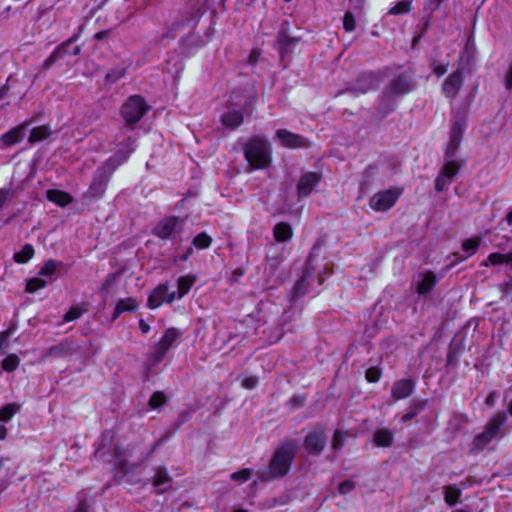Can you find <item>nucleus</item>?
<instances>
[{
    "mask_svg": "<svg viewBox=\"0 0 512 512\" xmlns=\"http://www.w3.org/2000/svg\"><path fill=\"white\" fill-rule=\"evenodd\" d=\"M465 128L466 122L464 118L455 120L451 125L449 141L445 150V163L441 173L435 181V189L439 192L449 187L453 178L460 170L461 163L455 158V155L461 144Z\"/></svg>",
    "mask_w": 512,
    "mask_h": 512,
    "instance_id": "1",
    "label": "nucleus"
},
{
    "mask_svg": "<svg viewBox=\"0 0 512 512\" xmlns=\"http://www.w3.org/2000/svg\"><path fill=\"white\" fill-rule=\"evenodd\" d=\"M132 151L133 147L131 144H127L125 149L119 150L114 156L109 158L101 168L97 170L89 188V193L91 196L100 197L103 195L109 176L119 165L123 164L128 159Z\"/></svg>",
    "mask_w": 512,
    "mask_h": 512,
    "instance_id": "2",
    "label": "nucleus"
},
{
    "mask_svg": "<svg viewBox=\"0 0 512 512\" xmlns=\"http://www.w3.org/2000/svg\"><path fill=\"white\" fill-rule=\"evenodd\" d=\"M244 156L252 169H265L271 163L269 142L259 136L248 139L244 144Z\"/></svg>",
    "mask_w": 512,
    "mask_h": 512,
    "instance_id": "3",
    "label": "nucleus"
},
{
    "mask_svg": "<svg viewBox=\"0 0 512 512\" xmlns=\"http://www.w3.org/2000/svg\"><path fill=\"white\" fill-rule=\"evenodd\" d=\"M296 452V446L292 442H285L280 445L270 462L268 475H262L263 480L285 475L291 466Z\"/></svg>",
    "mask_w": 512,
    "mask_h": 512,
    "instance_id": "4",
    "label": "nucleus"
},
{
    "mask_svg": "<svg viewBox=\"0 0 512 512\" xmlns=\"http://www.w3.org/2000/svg\"><path fill=\"white\" fill-rule=\"evenodd\" d=\"M505 419L504 414L493 416L487 423L485 431L474 438V447L479 450L484 449L491 441L500 438L501 426Z\"/></svg>",
    "mask_w": 512,
    "mask_h": 512,
    "instance_id": "5",
    "label": "nucleus"
},
{
    "mask_svg": "<svg viewBox=\"0 0 512 512\" xmlns=\"http://www.w3.org/2000/svg\"><path fill=\"white\" fill-rule=\"evenodd\" d=\"M403 193V188L393 187L374 194L369 200V206L376 212H384L394 206Z\"/></svg>",
    "mask_w": 512,
    "mask_h": 512,
    "instance_id": "6",
    "label": "nucleus"
},
{
    "mask_svg": "<svg viewBox=\"0 0 512 512\" xmlns=\"http://www.w3.org/2000/svg\"><path fill=\"white\" fill-rule=\"evenodd\" d=\"M147 111V106L143 98L139 96H131L123 104L121 115L128 125L137 123Z\"/></svg>",
    "mask_w": 512,
    "mask_h": 512,
    "instance_id": "7",
    "label": "nucleus"
},
{
    "mask_svg": "<svg viewBox=\"0 0 512 512\" xmlns=\"http://www.w3.org/2000/svg\"><path fill=\"white\" fill-rule=\"evenodd\" d=\"M180 335L181 333L174 328H169L165 331L163 337L155 345L154 351L151 354V360L154 364L159 363L164 358L167 351L172 347Z\"/></svg>",
    "mask_w": 512,
    "mask_h": 512,
    "instance_id": "8",
    "label": "nucleus"
},
{
    "mask_svg": "<svg viewBox=\"0 0 512 512\" xmlns=\"http://www.w3.org/2000/svg\"><path fill=\"white\" fill-rule=\"evenodd\" d=\"M176 300V292L169 291V284L163 283L158 285L149 295L148 307L150 309H156L164 303H170Z\"/></svg>",
    "mask_w": 512,
    "mask_h": 512,
    "instance_id": "9",
    "label": "nucleus"
},
{
    "mask_svg": "<svg viewBox=\"0 0 512 512\" xmlns=\"http://www.w3.org/2000/svg\"><path fill=\"white\" fill-rule=\"evenodd\" d=\"M181 230V221L176 217H166L155 227L154 234L161 239H172Z\"/></svg>",
    "mask_w": 512,
    "mask_h": 512,
    "instance_id": "10",
    "label": "nucleus"
},
{
    "mask_svg": "<svg viewBox=\"0 0 512 512\" xmlns=\"http://www.w3.org/2000/svg\"><path fill=\"white\" fill-rule=\"evenodd\" d=\"M326 443V435L322 429L310 432L304 442V446L312 454H318L324 448Z\"/></svg>",
    "mask_w": 512,
    "mask_h": 512,
    "instance_id": "11",
    "label": "nucleus"
},
{
    "mask_svg": "<svg viewBox=\"0 0 512 512\" xmlns=\"http://www.w3.org/2000/svg\"><path fill=\"white\" fill-rule=\"evenodd\" d=\"M275 138L279 143L287 148H300L304 147L306 142L303 137L294 134L286 129H279L276 131Z\"/></svg>",
    "mask_w": 512,
    "mask_h": 512,
    "instance_id": "12",
    "label": "nucleus"
},
{
    "mask_svg": "<svg viewBox=\"0 0 512 512\" xmlns=\"http://www.w3.org/2000/svg\"><path fill=\"white\" fill-rule=\"evenodd\" d=\"M320 175L315 172L303 174L298 182L297 190L299 197H306L311 194L314 187L319 183Z\"/></svg>",
    "mask_w": 512,
    "mask_h": 512,
    "instance_id": "13",
    "label": "nucleus"
},
{
    "mask_svg": "<svg viewBox=\"0 0 512 512\" xmlns=\"http://www.w3.org/2000/svg\"><path fill=\"white\" fill-rule=\"evenodd\" d=\"M323 279L318 275L317 279L314 277V274L308 269L304 276L298 280L294 286V295L295 297L304 295L309 292L310 286L316 284V286L321 285Z\"/></svg>",
    "mask_w": 512,
    "mask_h": 512,
    "instance_id": "14",
    "label": "nucleus"
},
{
    "mask_svg": "<svg viewBox=\"0 0 512 512\" xmlns=\"http://www.w3.org/2000/svg\"><path fill=\"white\" fill-rule=\"evenodd\" d=\"M463 84V76L460 71H455L450 74L443 83V93L448 98H453L457 95Z\"/></svg>",
    "mask_w": 512,
    "mask_h": 512,
    "instance_id": "15",
    "label": "nucleus"
},
{
    "mask_svg": "<svg viewBox=\"0 0 512 512\" xmlns=\"http://www.w3.org/2000/svg\"><path fill=\"white\" fill-rule=\"evenodd\" d=\"M412 89V82L406 76L395 79L386 89L385 94L388 97L403 95Z\"/></svg>",
    "mask_w": 512,
    "mask_h": 512,
    "instance_id": "16",
    "label": "nucleus"
},
{
    "mask_svg": "<svg viewBox=\"0 0 512 512\" xmlns=\"http://www.w3.org/2000/svg\"><path fill=\"white\" fill-rule=\"evenodd\" d=\"M414 388V384L411 380H399L397 381L392 389L391 396L394 400H401L411 395Z\"/></svg>",
    "mask_w": 512,
    "mask_h": 512,
    "instance_id": "17",
    "label": "nucleus"
},
{
    "mask_svg": "<svg viewBox=\"0 0 512 512\" xmlns=\"http://www.w3.org/2000/svg\"><path fill=\"white\" fill-rule=\"evenodd\" d=\"M480 237H472L463 241L461 251L456 253V257L459 261H463L472 255H474L480 245Z\"/></svg>",
    "mask_w": 512,
    "mask_h": 512,
    "instance_id": "18",
    "label": "nucleus"
},
{
    "mask_svg": "<svg viewBox=\"0 0 512 512\" xmlns=\"http://www.w3.org/2000/svg\"><path fill=\"white\" fill-rule=\"evenodd\" d=\"M221 123L225 128L235 129L243 123V113L239 110H230L221 116Z\"/></svg>",
    "mask_w": 512,
    "mask_h": 512,
    "instance_id": "19",
    "label": "nucleus"
},
{
    "mask_svg": "<svg viewBox=\"0 0 512 512\" xmlns=\"http://www.w3.org/2000/svg\"><path fill=\"white\" fill-rule=\"evenodd\" d=\"M46 196L49 201L60 207H65L73 201V198L69 193L58 189L47 190Z\"/></svg>",
    "mask_w": 512,
    "mask_h": 512,
    "instance_id": "20",
    "label": "nucleus"
},
{
    "mask_svg": "<svg viewBox=\"0 0 512 512\" xmlns=\"http://www.w3.org/2000/svg\"><path fill=\"white\" fill-rule=\"evenodd\" d=\"M196 282V276L187 274L177 279L176 299L184 297Z\"/></svg>",
    "mask_w": 512,
    "mask_h": 512,
    "instance_id": "21",
    "label": "nucleus"
},
{
    "mask_svg": "<svg viewBox=\"0 0 512 512\" xmlns=\"http://www.w3.org/2000/svg\"><path fill=\"white\" fill-rule=\"evenodd\" d=\"M436 282V276L432 272L424 273L416 284L418 294L424 295L428 293L435 286Z\"/></svg>",
    "mask_w": 512,
    "mask_h": 512,
    "instance_id": "22",
    "label": "nucleus"
},
{
    "mask_svg": "<svg viewBox=\"0 0 512 512\" xmlns=\"http://www.w3.org/2000/svg\"><path fill=\"white\" fill-rule=\"evenodd\" d=\"M27 123L19 125L5 135H2V144L13 145L19 142L26 134Z\"/></svg>",
    "mask_w": 512,
    "mask_h": 512,
    "instance_id": "23",
    "label": "nucleus"
},
{
    "mask_svg": "<svg viewBox=\"0 0 512 512\" xmlns=\"http://www.w3.org/2000/svg\"><path fill=\"white\" fill-rule=\"evenodd\" d=\"M512 263V251L507 253H491L483 263L485 266L509 265Z\"/></svg>",
    "mask_w": 512,
    "mask_h": 512,
    "instance_id": "24",
    "label": "nucleus"
},
{
    "mask_svg": "<svg viewBox=\"0 0 512 512\" xmlns=\"http://www.w3.org/2000/svg\"><path fill=\"white\" fill-rule=\"evenodd\" d=\"M273 235L277 242H286L293 235L292 228L288 223L280 222L275 225Z\"/></svg>",
    "mask_w": 512,
    "mask_h": 512,
    "instance_id": "25",
    "label": "nucleus"
},
{
    "mask_svg": "<svg viewBox=\"0 0 512 512\" xmlns=\"http://www.w3.org/2000/svg\"><path fill=\"white\" fill-rule=\"evenodd\" d=\"M137 307L138 301L135 298L120 299L116 303L113 318H117L123 312L134 311Z\"/></svg>",
    "mask_w": 512,
    "mask_h": 512,
    "instance_id": "26",
    "label": "nucleus"
},
{
    "mask_svg": "<svg viewBox=\"0 0 512 512\" xmlns=\"http://www.w3.org/2000/svg\"><path fill=\"white\" fill-rule=\"evenodd\" d=\"M393 442V433L391 430L383 428L374 433V443L378 447H389Z\"/></svg>",
    "mask_w": 512,
    "mask_h": 512,
    "instance_id": "27",
    "label": "nucleus"
},
{
    "mask_svg": "<svg viewBox=\"0 0 512 512\" xmlns=\"http://www.w3.org/2000/svg\"><path fill=\"white\" fill-rule=\"evenodd\" d=\"M170 485V477L164 469H159L154 477V487L159 493L165 492Z\"/></svg>",
    "mask_w": 512,
    "mask_h": 512,
    "instance_id": "28",
    "label": "nucleus"
},
{
    "mask_svg": "<svg viewBox=\"0 0 512 512\" xmlns=\"http://www.w3.org/2000/svg\"><path fill=\"white\" fill-rule=\"evenodd\" d=\"M374 82L375 79L372 74H365L359 79L357 85L353 87V90L356 93H366L373 88Z\"/></svg>",
    "mask_w": 512,
    "mask_h": 512,
    "instance_id": "29",
    "label": "nucleus"
},
{
    "mask_svg": "<svg viewBox=\"0 0 512 512\" xmlns=\"http://www.w3.org/2000/svg\"><path fill=\"white\" fill-rule=\"evenodd\" d=\"M34 255V248L30 244H26L22 249L14 254V261L19 264L27 263Z\"/></svg>",
    "mask_w": 512,
    "mask_h": 512,
    "instance_id": "30",
    "label": "nucleus"
},
{
    "mask_svg": "<svg viewBox=\"0 0 512 512\" xmlns=\"http://www.w3.org/2000/svg\"><path fill=\"white\" fill-rule=\"evenodd\" d=\"M461 496V490L455 485H449L444 487V498L445 502L452 506L457 503Z\"/></svg>",
    "mask_w": 512,
    "mask_h": 512,
    "instance_id": "31",
    "label": "nucleus"
},
{
    "mask_svg": "<svg viewBox=\"0 0 512 512\" xmlns=\"http://www.w3.org/2000/svg\"><path fill=\"white\" fill-rule=\"evenodd\" d=\"M50 135V130L46 126L35 127L29 134L30 142H39L46 139Z\"/></svg>",
    "mask_w": 512,
    "mask_h": 512,
    "instance_id": "32",
    "label": "nucleus"
},
{
    "mask_svg": "<svg viewBox=\"0 0 512 512\" xmlns=\"http://www.w3.org/2000/svg\"><path fill=\"white\" fill-rule=\"evenodd\" d=\"M87 309L84 305L73 306L63 317V322H71L80 318Z\"/></svg>",
    "mask_w": 512,
    "mask_h": 512,
    "instance_id": "33",
    "label": "nucleus"
},
{
    "mask_svg": "<svg viewBox=\"0 0 512 512\" xmlns=\"http://www.w3.org/2000/svg\"><path fill=\"white\" fill-rule=\"evenodd\" d=\"M47 284H48V282L45 281L44 279H42L40 277H34L27 281L26 291L28 293H34V292L46 287Z\"/></svg>",
    "mask_w": 512,
    "mask_h": 512,
    "instance_id": "34",
    "label": "nucleus"
},
{
    "mask_svg": "<svg viewBox=\"0 0 512 512\" xmlns=\"http://www.w3.org/2000/svg\"><path fill=\"white\" fill-rule=\"evenodd\" d=\"M19 403H9L2 407V423L9 421L19 410Z\"/></svg>",
    "mask_w": 512,
    "mask_h": 512,
    "instance_id": "35",
    "label": "nucleus"
},
{
    "mask_svg": "<svg viewBox=\"0 0 512 512\" xmlns=\"http://www.w3.org/2000/svg\"><path fill=\"white\" fill-rule=\"evenodd\" d=\"M212 239L206 233H200L193 238L192 244L198 249H206L210 246Z\"/></svg>",
    "mask_w": 512,
    "mask_h": 512,
    "instance_id": "36",
    "label": "nucleus"
},
{
    "mask_svg": "<svg viewBox=\"0 0 512 512\" xmlns=\"http://www.w3.org/2000/svg\"><path fill=\"white\" fill-rule=\"evenodd\" d=\"M19 365V358L15 354H10L2 360V370L11 372Z\"/></svg>",
    "mask_w": 512,
    "mask_h": 512,
    "instance_id": "37",
    "label": "nucleus"
},
{
    "mask_svg": "<svg viewBox=\"0 0 512 512\" xmlns=\"http://www.w3.org/2000/svg\"><path fill=\"white\" fill-rule=\"evenodd\" d=\"M425 403L421 401H414L409 409L408 412H406L402 416V421L406 422L414 418L417 413L424 407Z\"/></svg>",
    "mask_w": 512,
    "mask_h": 512,
    "instance_id": "38",
    "label": "nucleus"
},
{
    "mask_svg": "<svg viewBox=\"0 0 512 512\" xmlns=\"http://www.w3.org/2000/svg\"><path fill=\"white\" fill-rule=\"evenodd\" d=\"M114 467L119 470H126V456L125 453L117 449L113 459L111 460Z\"/></svg>",
    "mask_w": 512,
    "mask_h": 512,
    "instance_id": "39",
    "label": "nucleus"
},
{
    "mask_svg": "<svg viewBox=\"0 0 512 512\" xmlns=\"http://www.w3.org/2000/svg\"><path fill=\"white\" fill-rule=\"evenodd\" d=\"M166 401V398L164 396L163 393L161 392H155L153 393V395L150 397V400H149V406L152 408V409H157L159 408L160 406H162Z\"/></svg>",
    "mask_w": 512,
    "mask_h": 512,
    "instance_id": "40",
    "label": "nucleus"
},
{
    "mask_svg": "<svg viewBox=\"0 0 512 512\" xmlns=\"http://www.w3.org/2000/svg\"><path fill=\"white\" fill-rule=\"evenodd\" d=\"M57 269V263L53 260L47 261L41 268L39 274L46 277H52Z\"/></svg>",
    "mask_w": 512,
    "mask_h": 512,
    "instance_id": "41",
    "label": "nucleus"
},
{
    "mask_svg": "<svg viewBox=\"0 0 512 512\" xmlns=\"http://www.w3.org/2000/svg\"><path fill=\"white\" fill-rule=\"evenodd\" d=\"M70 352V346L67 343H61L50 349V354L55 356H66Z\"/></svg>",
    "mask_w": 512,
    "mask_h": 512,
    "instance_id": "42",
    "label": "nucleus"
},
{
    "mask_svg": "<svg viewBox=\"0 0 512 512\" xmlns=\"http://www.w3.org/2000/svg\"><path fill=\"white\" fill-rule=\"evenodd\" d=\"M409 8H410V3L408 1H401L397 4H395L391 9H390V14H393V15H399V14H403V13H406L409 11Z\"/></svg>",
    "mask_w": 512,
    "mask_h": 512,
    "instance_id": "43",
    "label": "nucleus"
},
{
    "mask_svg": "<svg viewBox=\"0 0 512 512\" xmlns=\"http://www.w3.org/2000/svg\"><path fill=\"white\" fill-rule=\"evenodd\" d=\"M77 39V36H74L72 38H70L65 44H63L62 46L58 47L52 54L51 56L46 60V63L49 65L51 63H53L57 58H58V55L61 54L64 49L73 41H75Z\"/></svg>",
    "mask_w": 512,
    "mask_h": 512,
    "instance_id": "44",
    "label": "nucleus"
},
{
    "mask_svg": "<svg viewBox=\"0 0 512 512\" xmlns=\"http://www.w3.org/2000/svg\"><path fill=\"white\" fill-rule=\"evenodd\" d=\"M343 27L347 32H352L355 29L356 22L352 13H345L343 18Z\"/></svg>",
    "mask_w": 512,
    "mask_h": 512,
    "instance_id": "45",
    "label": "nucleus"
},
{
    "mask_svg": "<svg viewBox=\"0 0 512 512\" xmlns=\"http://www.w3.org/2000/svg\"><path fill=\"white\" fill-rule=\"evenodd\" d=\"M250 476H251V470L243 469L241 471L231 474V479L234 481L245 482L250 478Z\"/></svg>",
    "mask_w": 512,
    "mask_h": 512,
    "instance_id": "46",
    "label": "nucleus"
},
{
    "mask_svg": "<svg viewBox=\"0 0 512 512\" xmlns=\"http://www.w3.org/2000/svg\"><path fill=\"white\" fill-rule=\"evenodd\" d=\"M380 376H381V373H380L379 369L374 368V367L367 369V371L365 373V377H366L367 381L371 382V383L377 382L380 379Z\"/></svg>",
    "mask_w": 512,
    "mask_h": 512,
    "instance_id": "47",
    "label": "nucleus"
},
{
    "mask_svg": "<svg viewBox=\"0 0 512 512\" xmlns=\"http://www.w3.org/2000/svg\"><path fill=\"white\" fill-rule=\"evenodd\" d=\"M258 383V378L255 376H245L242 379L241 385L246 389H253Z\"/></svg>",
    "mask_w": 512,
    "mask_h": 512,
    "instance_id": "48",
    "label": "nucleus"
},
{
    "mask_svg": "<svg viewBox=\"0 0 512 512\" xmlns=\"http://www.w3.org/2000/svg\"><path fill=\"white\" fill-rule=\"evenodd\" d=\"M344 433L341 431H336L333 436V448L339 449L343 445Z\"/></svg>",
    "mask_w": 512,
    "mask_h": 512,
    "instance_id": "49",
    "label": "nucleus"
},
{
    "mask_svg": "<svg viewBox=\"0 0 512 512\" xmlns=\"http://www.w3.org/2000/svg\"><path fill=\"white\" fill-rule=\"evenodd\" d=\"M354 484L352 481H344L339 485V493L340 494H347L351 490H353Z\"/></svg>",
    "mask_w": 512,
    "mask_h": 512,
    "instance_id": "50",
    "label": "nucleus"
},
{
    "mask_svg": "<svg viewBox=\"0 0 512 512\" xmlns=\"http://www.w3.org/2000/svg\"><path fill=\"white\" fill-rule=\"evenodd\" d=\"M447 71V66L444 64H434L433 65V72L438 77L444 75Z\"/></svg>",
    "mask_w": 512,
    "mask_h": 512,
    "instance_id": "51",
    "label": "nucleus"
},
{
    "mask_svg": "<svg viewBox=\"0 0 512 512\" xmlns=\"http://www.w3.org/2000/svg\"><path fill=\"white\" fill-rule=\"evenodd\" d=\"M504 82L507 89H512V64L506 73Z\"/></svg>",
    "mask_w": 512,
    "mask_h": 512,
    "instance_id": "52",
    "label": "nucleus"
},
{
    "mask_svg": "<svg viewBox=\"0 0 512 512\" xmlns=\"http://www.w3.org/2000/svg\"><path fill=\"white\" fill-rule=\"evenodd\" d=\"M498 397L496 392H490L486 398V404L488 406H492L495 403L496 398Z\"/></svg>",
    "mask_w": 512,
    "mask_h": 512,
    "instance_id": "53",
    "label": "nucleus"
},
{
    "mask_svg": "<svg viewBox=\"0 0 512 512\" xmlns=\"http://www.w3.org/2000/svg\"><path fill=\"white\" fill-rule=\"evenodd\" d=\"M115 279H116V275H114V274L109 275L108 278L106 279L105 283L102 286V290L103 291L107 290L108 287L115 281Z\"/></svg>",
    "mask_w": 512,
    "mask_h": 512,
    "instance_id": "54",
    "label": "nucleus"
},
{
    "mask_svg": "<svg viewBox=\"0 0 512 512\" xmlns=\"http://www.w3.org/2000/svg\"><path fill=\"white\" fill-rule=\"evenodd\" d=\"M139 328L143 334H147L150 331V326L143 319L139 321Z\"/></svg>",
    "mask_w": 512,
    "mask_h": 512,
    "instance_id": "55",
    "label": "nucleus"
},
{
    "mask_svg": "<svg viewBox=\"0 0 512 512\" xmlns=\"http://www.w3.org/2000/svg\"><path fill=\"white\" fill-rule=\"evenodd\" d=\"M192 251H193L192 248H188L183 254H181L179 256V260L180 261H187L189 259L190 255L192 254Z\"/></svg>",
    "mask_w": 512,
    "mask_h": 512,
    "instance_id": "56",
    "label": "nucleus"
},
{
    "mask_svg": "<svg viewBox=\"0 0 512 512\" xmlns=\"http://www.w3.org/2000/svg\"><path fill=\"white\" fill-rule=\"evenodd\" d=\"M96 456L99 457V458H104L105 456V450H104V447L103 446H99L97 449H96Z\"/></svg>",
    "mask_w": 512,
    "mask_h": 512,
    "instance_id": "57",
    "label": "nucleus"
},
{
    "mask_svg": "<svg viewBox=\"0 0 512 512\" xmlns=\"http://www.w3.org/2000/svg\"><path fill=\"white\" fill-rule=\"evenodd\" d=\"M506 222L508 223V225H511L512 226V211H510L507 216H506Z\"/></svg>",
    "mask_w": 512,
    "mask_h": 512,
    "instance_id": "58",
    "label": "nucleus"
},
{
    "mask_svg": "<svg viewBox=\"0 0 512 512\" xmlns=\"http://www.w3.org/2000/svg\"><path fill=\"white\" fill-rule=\"evenodd\" d=\"M79 52H80V48L79 47H75L74 50H73V54L77 55Z\"/></svg>",
    "mask_w": 512,
    "mask_h": 512,
    "instance_id": "59",
    "label": "nucleus"
},
{
    "mask_svg": "<svg viewBox=\"0 0 512 512\" xmlns=\"http://www.w3.org/2000/svg\"><path fill=\"white\" fill-rule=\"evenodd\" d=\"M76 512H85L84 506L81 505Z\"/></svg>",
    "mask_w": 512,
    "mask_h": 512,
    "instance_id": "60",
    "label": "nucleus"
},
{
    "mask_svg": "<svg viewBox=\"0 0 512 512\" xmlns=\"http://www.w3.org/2000/svg\"><path fill=\"white\" fill-rule=\"evenodd\" d=\"M233 512H248V511H247V510H245V509H236V510H234Z\"/></svg>",
    "mask_w": 512,
    "mask_h": 512,
    "instance_id": "61",
    "label": "nucleus"
},
{
    "mask_svg": "<svg viewBox=\"0 0 512 512\" xmlns=\"http://www.w3.org/2000/svg\"><path fill=\"white\" fill-rule=\"evenodd\" d=\"M1 435H2V439L4 438V435H5V429L2 427V432H1Z\"/></svg>",
    "mask_w": 512,
    "mask_h": 512,
    "instance_id": "62",
    "label": "nucleus"
},
{
    "mask_svg": "<svg viewBox=\"0 0 512 512\" xmlns=\"http://www.w3.org/2000/svg\"><path fill=\"white\" fill-rule=\"evenodd\" d=\"M280 337H281V334L277 335V336L275 337V340H274V341H277L278 339H280Z\"/></svg>",
    "mask_w": 512,
    "mask_h": 512,
    "instance_id": "63",
    "label": "nucleus"
},
{
    "mask_svg": "<svg viewBox=\"0 0 512 512\" xmlns=\"http://www.w3.org/2000/svg\"><path fill=\"white\" fill-rule=\"evenodd\" d=\"M455 512H466V511H463V510H457V511H455Z\"/></svg>",
    "mask_w": 512,
    "mask_h": 512,
    "instance_id": "64",
    "label": "nucleus"
}]
</instances>
